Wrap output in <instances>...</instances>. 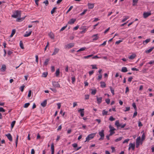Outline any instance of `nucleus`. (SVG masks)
Segmentation results:
<instances>
[{
    "label": "nucleus",
    "mask_w": 154,
    "mask_h": 154,
    "mask_svg": "<svg viewBox=\"0 0 154 154\" xmlns=\"http://www.w3.org/2000/svg\"><path fill=\"white\" fill-rule=\"evenodd\" d=\"M85 49H86L85 48H81L80 49H79V50H78L77 51V52H79V51H84V50H85Z\"/></svg>",
    "instance_id": "obj_46"
},
{
    "label": "nucleus",
    "mask_w": 154,
    "mask_h": 154,
    "mask_svg": "<svg viewBox=\"0 0 154 154\" xmlns=\"http://www.w3.org/2000/svg\"><path fill=\"white\" fill-rule=\"evenodd\" d=\"M105 101H106V103L107 104H109V103H110V100L109 98L106 99L105 100Z\"/></svg>",
    "instance_id": "obj_48"
},
{
    "label": "nucleus",
    "mask_w": 154,
    "mask_h": 154,
    "mask_svg": "<svg viewBox=\"0 0 154 154\" xmlns=\"http://www.w3.org/2000/svg\"><path fill=\"white\" fill-rule=\"evenodd\" d=\"M96 97H97V103L98 104H100L101 103L102 101V97H98L97 96H96Z\"/></svg>",
    "instance_id": "obj_6"
},
{
    "label": "nucleus",
    "mask_w": 154,
    "mask_h": 154,
    "mask_svg": "<svg viewBox=\"0 0 154 154\" xmlns=\"http://www.w3.org/2000/svg\"><path fill=\"white\" fill-rule=\"evenodd\" d=\"M74 45V44L73 43H70L67 45V47L68 48H70L72 47Z\"/></svg>",
    "instance_id": "obj_28"
},
{
    "label": "nucleus",
    "mask_w": 154,
    "mask_h": 154,
    "mask_svg": "<svg viewBox=\"0 0 154 154\" xmlns=\"http://www.w3.org/2000/svg\"><path fill=\"white\" fill-rule=\"evenodd\" d=\"M104 131L102 130L101 132L99 133V135L101 137L99 139V140H103L104 137Z\"/></svg>",
    "instance_id": "obj_3"
},
{
    "label": "nucleus",
    "mask_w": 154,
    "mask_h": 154,
    "mask_svg": "<svg viewBox=\"0 0 154 154\" xmlns=\"http://www.w3.org/2000/svg\"><path fill=\"white\" fill-rule=\"evenodd\" d=\"M138 0H133V5L135 6L137 3Z\"/></svg>",
    "instance_id": "obj_30"
},
{
    "label": "nucleus",
    "mask_w": 154,
    "mask_h": 154,
    "mask_svg": "<svg viewBox=\"0 0 154 154\" xmlns=\"http://www.w3.org/2000/svg\"><path fill=\"white\" fill-rule=\"evenodd\" d=\"M72 83H73L75 81V77H72Z\"/></svg>",
    "instance_id": "obj_63"
},
{
    "label": "nucleus",
    "mask_w": 154,
    "mask_h": 154,
    "mask_svg": "<svg viewBox=\"0 0 154 154\" xmlns=\"http://www.w3.org/2000/svg\"><path fill=\"white\" fill-rule=\"evenodd\" d=\"M48 75L47 72H44L42 74V77H46Z\"/></svg>",
    "instance_id": "obj_36"
},
{
    "label": "nucleus",
    "mask_w": 154,
    "mask_h": 154,
    "mask_svg": "<svg viewBox=\"0 0 154 154\" xmlns=\"http://www.w3.org/2000/svg\"><path fill=\"white\" fill-rule=\"evenodd\" d=\"M145 137V134L144 133H143V134L142 135V137H141V140H144Z\"/></svg>",
    "instance_id": "obj_51"
},
{
    "label": "nucleus",
    "mask_w": 154,
    "mask_h": 154,
    "mask_svg": "<svg viewBox=\"0 0 154 154\" xmlns=\"http://www.w3.org/2000/svg\"><path fill=\"white\" fill-rule=\"evenodd\" d=\"M20 48L22 49H23L24 48V47H23V43L22 42V41H20Z\"/></svg>",
    "instance_id": "obj_32"
},
{
    "label": "nucleus",
    "mask_w": 154,
    "mask_h": 154,
    "mask_svg": "<svg viewBox=\"0 0 154 154\" xmlns=\"http://www.w3.org/2000/svg\"><path fill=\"white\" fill-rule=\"evenodd\" d=\"M91 66L92 67V69H97L96 65H91Z\"/></svg>",
    "instance_id": "obj_61"
},
{
    "label": "nucleus",
    "mask_w": 154,
    "mask_h": 154,
    "mask_svg": "<svg viewBox=\"0 0 154 154\" xmlns=\"http://www.w3.org/2000/svg\"><path fill=\"white\" fill-rule=\"evenodd\" d=\"M18 135H17V138L15 140V144H16V146L17 147V143H18Z\"/></svg>",
    "instance_id": "obj_42"
},
{
    "label": "nucleus",
    "mask_w": 154,
    "mask_h": 154,
    "mask_svg": "<svg viewBox=\"0 0 154 154\" xmlns=\"http://www.w3.org/2000/svg\"><path fill=\"white\" fill-rule=\"evenodd\" d=\"M32 32V31L31 30H30L28 33H27V32H26V33L24 35V37H27L29 36L31 34Z\"/></svg>",
    "instance_id": "obj_19"
},
{
    "label": "nucleus",
    "mask_w": 154,
    "mask_h": 154,
    "mask_svg": "<svg viewBox=\"0 0 154 154\" xmlns=\"http://www.w3.org/2000/svg\"><path fill=\"white\" fill-rule=\"evenodd\" d=\"M137 110H135V112H134V115H133V117L134 118L136 116H137Z\"/></svg>",
    "instance_id": "obj_62"
},
{
    "label": "nucleus",
    "mask_w": 154,
    "mask_h": 154,
    "mask_svg": "<svg viewBox=\"0 0 154 154\" xmlns=\"http://www.w3.org/2000/svg\"><path fill=\"white\" fill-rule=\"evenodd\" d=\"M114 131L115 130H109V136H112L115 133V132Z\"/></svg>",
    "instance_id": "obj_29"
},
{
    "label": "nucleus",
    "mask_w": 154,
    "mask_h": 154,
    "mask_svg": "<svg viewBox=\"0 0 154 154\" xmlns=\"http://www.w3.org/2000/svg\"><path fill=\"white\" fill-rule=\"evenodd\" d=\"M84 109H80L79 110V112H81L80 115L82 117H83L84 116Z\"/></svg>",
    "instance_id": "obj_14"
},
{
    "label": "nucleus",
    "mask_w": 154,
    "mask_h": 154,
    "mask_svg": "<svg viewBox=\"0 0 154 154\" xmlns=\"http://www.w3.org/2000/svg\"><path fill=\"white\" fill-rule=\"evenodd\" d=\"M115 125L118 128H119L121 126V124H119L118 121H116V122Z\"/></svg>",
    "instance_id": "obj_25"
},
{
    "label": "nucleus",
    "mask_w": 154,
    "mask_h": 154,
    "mask_svg": "<svg viewBox=\"0 0 154 154\" xmlns=\"http://www.w3.org/2000/svg\"><path fill=\"white\" fill-rule=\"evenodd\" d=\"M16 32V30L15 29H13L11 33L10 36L11 38L13 37V35L15 34Z\"/></svg>",
    "instance_id": "obj_27"
},
{
    "label": "nucleus",
    "mask_w": 154,
    "mask_h": 154,
    "mask_svg": "<svg viewBox=\"0 0 154 154\" xmlns=\"http://www.w3.org/2000/svg\"><path fill=\"white\" fill-rule=\"evenodd\" d=\"M67 26L66 25L65 26L63 27L61 29H60V31L61 32V31H63V30H64L67 27Z\"/></svg>",
    "instance_id": "obj_52"
},
{
    "label": "nucleus",
    "mask_w": 154,
    "mask_h": 154,
    "mask_svg": "<svg viewBox=\"0 0 154 154\" xmlns=\"http://www.w3.org/2000/svg\"><path fill=\"white\" fill-rule=\"evenodd\" d=\"M73 8V6H71L69 8V9L67 11V12H66V13H68L69 11H71V10L72 8Z\"/></svg>",
    "instance_id": "obj_56"
},
{
    "label": "nucleus",
    "mask_w": 154,
    "mask_h": 154,
    "mask_svg": "<svg viewBox=\"0 0 154 154\" xmlns=\"http://www.w3.org/2000/svg\"><path fill=\"white\" fill-rule=\"evenodd\" d=\"M43 3L45 4L46 6H47L49 4V2L48 0H46L45 1H44L43 2Z\"/></svg>",
    "instance_id": "obj_49"
},
{
    "label": "nucleus",
    "mask_w": 154,
    "mask_h": 154,
    "mask_svg": "<svg viewBox=\"0 0 154 154\" xmlns=\"http://www.w3.org/2000/svg\"><path fill=\"white\" fill-rule=\"evenodd\" d=\"M76 20V19H72L68 22V23L70 24H73L75 21Z\"/></svg>",
    "instance_id": "obj_9"
},
{
    "label": "nucleus",
    "mask_w": 154,
    "mask_h": 154,
    "mask_svg": "<svg viewBox=\"0 0 154 154\" xmlns=\"http://www.w3.org/2000/svg\"><path fill=\"white\" fill-rule=\"evenodd\" d=\"M25 87V85H23L22 86H21L20 88L21 89V91L22 92H23V91L24 88Z\"/></svg>",
    "instance_id": "obj_58"
},
{
    "label": "nucleus",
    "mask_w": 154,
    "mask_h": 154,
    "mask_svg": "<svg viewBox=\"0 0 154 154\" xmlns=\"http://www.w3.org/2000/svg\"><path fill=\"white\" fill-rule=\"evenodd\" d=\"M6 136L8 138L10 141H11L12 140V136L10 134H6Z\"/></svg>",
    "instance_id": "obj_12"
},
{
    "label": "nucleus",
    "mask_w": 154,
    "mask_h": 154,
    "mask_svg": "<svg viewBox=\"0 0 154 154\" xmlns=\"http://www.w3.org/2000/svg\"><path fill=\"white\" fill-rule=\"evenodd\" d=\"M92 38H93V40L94 41L97 40L98 38V34H96L93 35L92 36Z\"/></svg>",
    "instance_id": "obj_13"
},
{
    "label": "nucleus",
    "mask_w": 154,
    "mask_h": 154,
    "mask_svg": "<svg viewBox=\"0 0 154 154\" xmlns=\"http://www.w3.org/2000/svg\"><path fill=\"white\" fill-rule=\"evenodd\" d=\"M108 113V111H106L105 110H103L102 111V115L103 116L105 115H107Z\"/></svg>",
    "instance_id": "obj_33"
},
{
    "label": "nucleus",
    "mask_w": 154,
    "mask_h": 154,
    "mask_svg": "<svg viewBox=\"0 0 154 154\" xmlns=\"http://www.w3.org/2000/svg\"><path fill=\"white\" fill-rule=\"evenodd\" d=\"M129 146L133 150H134V149L135 147V144L134 143H130L129 144Z\"/></svg>",
    "instance_id": "obj_18"
},
{
    "label": "nucleus",
    "mask_w": 154,
    "mask_h": 154,
    "mask_svg": "<svg viewBox=\"0 0 154 154\" xmlns=\"http://www.w3.org/2000/svg\"><path fill=\"white\" fill-rule=\"evenodd\" d=\"M129 140V139H127L124 140V141L123 142V143H128V141Z\"/></svg>",
    "instance_id": "obj_59"
},
{
    "label": "nucleus",
    "mask_w": 154,
    "mask_h": 154,
    "mask_svg": "<svg viewBox=\"0 0 154 154\" xmlns=\"http://www.w3.org/2000/svg\"><path fill=\"white\" fill-rule=\"evenodd\" d=\"M59 49L58 48H55L54 51L52 54V55H56L57 54L58 52L59 51Z\"/></svg>",
    "instance_id": "obj_8"
},
{
    "label": "nucleus",
    "mask_w": 154,
    "mask_h": 154,
    "mask_svg": "<svg viewBox=\"0 0 154 154\" xmlns=\"http://www.w3.org/2000/svg\"><path fill=\"white\" fill-rule=\"evenodd\" d=\"M87 9L83 11L80 14V15L82 16V15L84 14H85V13L87 11Z\"/></svg>",
    "instance_id": "obj_60"
},
{
    "label": "nucleus",
    "mask_w": 154,
    "mask_h": 154,
    "mask_svg": "<svg viewBox=\"0 0 154 154\" xmlns=\"http://www.w3.org/2000/svg\"><path fill=\"white\" fill-rule=\"evenodd\" d=\"M30 105V103H26L24 106H23V107L24 108H27Z\"/></svg>",
    "instance_id": "obj_38"
},
{
    "label": "nucleus",
    "mask_w": 154,
    "mask_h": 154,
    "mask_svg": "<svg viewBox=\"0 0 154 154\" xmlns=\"http://www.w3.org/2000/svg\"><path fill=\"white\" fill-rule=\"evenodd\" d=\"M88 5L89 9H92L94 7V4L88 3Z\"/></svg>",
    "instance_id": "obj_10"
},
{
    "label": "nucleus",
    "mask_w": 154,
    "mask_h": 154,
    "mask_svg": "<svg viewBox=\"0 0 154 154\" xmlns=\"http://www.w3.org/2000/svg\"><path fill=\"white\" fill-rule=\"evenodd\" d=\"M122 137H119V138L115 139V141L116 142H117L119 141H120L122 140Z\"/></svg>",
    "instance_id": "obj_34"
},
{
    "label": "nucleus",
    "mask_w": 154,
    "mask_h": 154,
    "mask_svg": "<svg viewBox=\"0 0 154 154\" xmlns=\"http://www.w3.org/2000/svg\"><path fill=\"white\" fill-rule=\"evenodd\" d=\"M95 134H91L88 135L86 138V140L85 142L86 141L88 142L90 140L93 139L95 136Z\"/></svg>",
    "instance_id": "obj_2"
},
{
    "label": "nucleus",
    "mask_w": 154,
    "mask_h": 154,
    "mask_svg": "<svg viewBox=\"0 0 154 154\" xmlns=\"http://www.w3.org/2000/svg\"><path fill=\"white\" fill-rule=\"evenodd\" d=\"M110 91H111V93H112V94L114 95V91L112 89V88L111 87H110Z\"/></svg>",
    "instance_id": "obj_43"
},
{
    "label": "nucleus",
    "mask_w": 154,
    "mask_h": 154,
    "mask_svg": "<svg viewBox=\"0 0 154 154\" xmlns=\"http://www.w3.org/2000/svg\"><path fill=\"white\" fill-rule=\"evenodd\" d=\"M102 75H99L98 76V78L97 79V80L99 81L101 80L102 78Z\"/></svg>",
    "instance_id": "obj_54"
},
{
    "label": "nucleus",
    "mask_w": 154,
    "mask_h": 154,
    "mask_svg": "<svg viewBox=\"0 0 154 154\" xmlns=\"http://www.w3.org/2000/svg\"><path fill=\"white\" fill-rule=\"evenodd\" d=\"M21 12L20 11H15V12L12 15L11 17H12L15 18H16L18 17V18L17 19V21H21L23 20L26 17V16H25L21 18Z\"/></svg>",
    "instance_id": "obj_1"
},
{
    "label": "nucleus",
    "mask_w": 154,
    "mask_h": 154,
    "mask_svg": "<svg viewBox=\"0 0 154 154\" xmlns=\"http://www.w3.org/2000/svg\"><path fill=\"white\" fill-rule=\"evenodd\" d=\"M52 84L53 86L55 88H60V86L58 82H53Z\"/></svg>",
    "instance_id": "obj_5"
},
{
    "label": "nucleus",
    "mask_w": 154,
    "mask_h": 154,
    "mask_svg": "<svg viewBox=\"0 0 154 154\" xmlns=\"http://www.w3.org/2000/svg\"><path fill=\"white\" fill-rule=\"evenodd\" d=\"M47 100H45L43 102L41 103V105L43 107H45L47 105Z\"/></svg>",
    "instance_id": "obj_16"
},
{
    "label": "nucleus",
    "mask_w": 154,
    "mask_h": 154,
    "mask_svg": "<svg viewBox=\"0 0 154 154\" xmlns=\"http://www.w3.org/2000/svg\"><path fill=\"white\" fill-rule=\"evenodd\" d=\"M132 106L134 107V109L135 110H137V108L136 106V105L135 103H133L132 104Z\"/></svg>",
    "instance_id": "obj_37"
},
{
    "label": "nucleus",
    "mask_w": 154,
    "mask_h": 154,
    "mask_svg": "<svg viewBox=\"0 0 154 154\" xmlns=\"http://www.w3.org/2000/svg\"><path fill=\"white\" fill-rule=\"evenodd\" d=\"M124 17H125V18L124 19H123L122 21V22H124L127 20L128 19L129 17L128 16H124Z\"/></svg>",
    "instance_id": "obj_31"
},
{
    "label": "nucleus",
    "mask_w": 154,
    "mask_h": 154,
    "mask_svg": "<svg viewBox=\"0 0 154 154\" xmlns=\"http://www.w3.org/2000/svg\"><path fill=\"white\" fill-rule=\"evenodd\" d=\"M15 123L16 121H14L12 122L11 124V128H13L15 124Z\"/></svg>",
    "instance_id": "obj_40"
},
{
    "label": "nucleus",
    "mask_w": 154,
    "mask_h": 154,
    "mask_svg": "<svg viewBox=\"0 0 154 154\" xmlns=\"http://www.w3.org/2000/svg\"><path fill=\"white\" fill-rule=\"evenodd\" d=\"M57 9V7H54L52 9V10L51 11V14H53L55 12V10L56 9Z\"/></svg>",
    "instance_id": "obj_39"
},
{
    "label": "nucleus",
    "mask_w": 154,
    "mask_h": 154,
    "mask_svg": "<svg viewBox=\"0 0 154 154\" xmlns=\"http://www.w3.org/2000/svg\"><path fill=\"white\" fill-rule=\"evenodd\" d=\"M31 93H32L31 91V90H29V91L28 94V97H30L31 96Z\"/></svg>",
    "instance_id": "obj_55"
},
{
    "label": "nucleus",
    "mask_w": 154,
    "mask_h": 154,
    "mask_svg": "<svg viewBox=\"0 0 154 154\" xmlns=\"http://www.w3.org/2000/svg\"><path fill=\"white\" fill-rule=\"evenodd\" d=\"M59 73H60V71H59V69H57L56 72V76H58L59 75Z\"/></svg>",
    "instance_id": "obj_41"
},
{
    "label": "nucleus",
    "mask_w": 154,
    "mask_h": 154,
    "mask_svg": "<svg viewBox=\"0 0 154 154\" xmlns=\"http://www.w3.org/2000/svg\"><path fill=\"white\" fill-rule=\"evenodd\" d=\"M91 90H92V92H91V93L92 94L94 95H95L96 92H97V90L96 89H94V90H93V89H91Z\"/></svg>",
    "instance_id": "obj_35"
},
{
    "label": "nucleus",
    "mask_w": 154,
    "mask_h": 154,
    "mask_svg": "<svg viewBox=\"0 0 154 154\" xmlns=\"http://www.w3.org/2000/svg\"><path fill=\"white\" fill-rule=\"evenodd\" d=\"M109 128L110 130H116V129L113 127H112L111 125L109 126Z\"/></svg>",
    "instance_id": "obj_44"
},
{
    "label": "nucleus",
    "mask_w": 154,
    "mask_h": 154,
    "mask_svg": "<svg viewBox=\"0 0 154 154\" xmlns=\"http://www.w3.org/2000/svg\"><path fill=\"white\" fill-rule=\"evenodd\" d=\"M50 60L49 58L46 59L44 62V65L46 66L48 64V62Z\"/></svg>",
    "instance_id": "obj_24"
},
{
    "label": "nucleus",
    "mask_w": 154,
    "mask_h": 154,
    "mask_svg": "<svg viewBox=\"0 0 154 154\" xmlns=\"http://www.w3.org/2000/svg\"><path fill=\"white\" fill-rule=\"evenodd\" d=\"M77 144L76 143H74L72 144V146L74 148H76L77 146Z\"/></svg>",
    "instance_id": "obj_64"
},
{
    "label": "nucleus",
    "mask_w": 154,
    "mask_h": 154,
    "mask_svg": "<svg viewBox=\"0 0 154 154\" xmlns=\"http://www.w3.org/2000/svg\"><path fill=\"white\" fill-rule=\"evenodd\" d=\"M115 119L112 116H111L110 117L109 119V120L111 121H113L115 120Z\"/></svg>",
    "instance_id": "obj_45"
},
{
    "label": "nucleus",
    "mask_w": 154,
    "mask_h": 154,
    "mask_svg": "<svg viewBox=\"0 0 154 154\" xmlns=\"http://www.w3.org/2000/svg\"><path fill=\"white\" fill-rule=\"evenodd\" d=\"M101 84L100 86L102 88H105L106 87V85L104 82L101 81L100 82Z\"/></svg>",
    "instance_id": "obj_20"
},
{
    "label": "nucleus",
    "mask_w": 154,
    "mask_h": 154,
    "mask_svg": "<svg viewBox=\"0 0 154 154\" xmlns=\"http://www.w3.org/2000/svg\"><path fill=\"white\" fill-rule=\"evenodd\" d=\"M151 13L149 12H144L143 14V16L144 18H146L151 15Z\"/></svg>",
    "instance_id": "obj_7"
},
{
    "label": "nucleus",
    "mask_w": 154,
    "mask_h": 154,
    "mask_svg": "<svg viewBox=\"0 0 154 154\" xmlns=\"http://www.w3.org/2000/svg\"><path fill=\"white\" fill-rule=\"evenodd\" d=\"M126 109L124 110L125 112L129 111L130 110V107H125Z\"/></svg>",
    "instance_id": "obj_50"
},
{
    "label": "nucleus",
    "mask_w": 154,
    "mask_h": 154,
    "mask_svg": "<svg viewBox=\"0 0 154 154\" xmlns=\"http://www.w3.org/2000/svg\"><path fill=\"white\" fill-rule=\"evenodd\" d=\"M0 112H5V110L2 107H0Z\"/></svg>",
    "instance_id": "obj_57"
},
{
    "label": "nucleus",
    "mask_w": 154,
    "mask_h": 154,
    "mask_svg": "<svg viewBox=\"0 0 154 154\" xmlns=\"http://www.w3.org/2000/svg\"><path fill=\"white\" fill-rule=\"evenodd\" d=\"M154 47H152V48H150L149 49L145 51V52L146 53H149L152 50L154 49Z\"/></svg>",
    "instance_id": "obj_26"
},
{
    "label": "nucleus",
    "mask_w": 154,
    "mask_h": 154,
    "mask_svg": "<svg viewBox=\"0 0 154 154\" xmlns=\"http://www.w3.org/2000/svg\"><path fill=\"white\" fill-rule=\"evenodd\" d=\"M48 35L51 39H54V34L51 32L49 33Z\"/></svg>",
    "instance_id": "obj_22"
},
{
    "label": "nucleus",
    "mask_w": 154,
    "mask_h": 154,
    "mask_svg": "<svg viewBox=\"0 0 154 154\" xmlns=\"http://www.w3.org/2000/svg\"><path fill=\"white\" fill-rule=\"evenodd\" d=\"M136 57V55L134 54H133L131 55L128 57V58L130 60H133Z\"/></svg>",
    "instance_id": "obj_17"
},
{
    "label": "nucleus",
    "mask_w": 154,
    "mask_h": 154,
    "mask_svg": "<svg viewBox=\"0 0 154 154\" xmlns=\"http://www.w3.org/2000/svg\"><path fill=\"white\" fill-rule=\"evenodd\" d=\"M128 71L126 67H122V69H121V71L122 72H126Z\"/></svg>",
    "instance_id": "obj_21"
},
{
    "label": "nucleus",
    "mask_w": 154,
    "mask_h": 154,
    "mask_svg": "<svg viewBox=\"0 0 154 154\" xmlns=\"http://www.w3.org/2000/svg\"><path fill=\"white\" fill-rule=\"evenodd\" d=\"M6 69V66L5 65H3L2 66V67L1 68L0 70L1 71L4 72Z\"/></svg>",
    "instance_id": "obj_15"
},
{
    "label": "nucleus",
    "mask_w": 154,
    "mask_h": 154,
    "mask_svg": "<svg viewBox=\"0 0 154 154\" xmlns=\"http://www.w3.org/2000/svg\"><path fill=\"white\" fill-rule=\"evenodd\" d=\"M92 56H93V55L91 54V55H88L87 56H85L84 57V58L85 59H87L88 58L91 57H92Z\"/></svg>",
    "instance_id": "obj_47"
},
{
    "label": "nucleus",
    "mask_w": 154,
    "mask_h": 154,
    "mask_svg": "<svg viewBox=\"0 0 154 154\" xmlns=\"http://www.w3.org/2000/svg\"><path fill=\"white\" fill-rule=\"evenodd\" d=\"M140 137H137V139H136V147L137 148H138L140 145Z\"/></svg>",
    "instance_id": "obj_4"
},
{
    "label": "nucleus",
    "mask_w": 154,
    "mask_h": 154,
    "mask_svg": "<svg viewBox=\"0 0 154 154\" xmlns=\"http://www.w3.org/2000/svg\"><path fill=\"white\" fill-rule=\"evenodd\" d=\"M50 89L54 93H56L57 92V90L55 88H50Z\"/></svg>",
    "instance_id": "obj_53"
},
{
    "label": "nucleus",
    "mask_w": 154,
    "mask_h": 154,
    "mask_svg": "<svg viewBox=\"0 0 154 154\" xmlns=\"http://www.w3.org/2000/svg\"><path fill=\"white\" fill-rule=\"evenodd\" d=\"M51 154H54V143H52L51 145Z\"/></svg>",
    "instance_id": "obj_11"
},
{
    "label": "nucleus",
    "mask_w": 154,
    "mask_h": 154,
    "mask_svg": "<svg viewBox=\"0 0 154 154\" xmlns=\"http://www.w3.org/2000/svg\"><path fill=\"white\" fill-rule=\"evenodd\" d=\"M150 39H146L145 41H144L143 42V44L144 45H146L147 43H148L149 42H150Z\"/></svg>",
    "instance_id": "obj_23"
}]
</instances>
